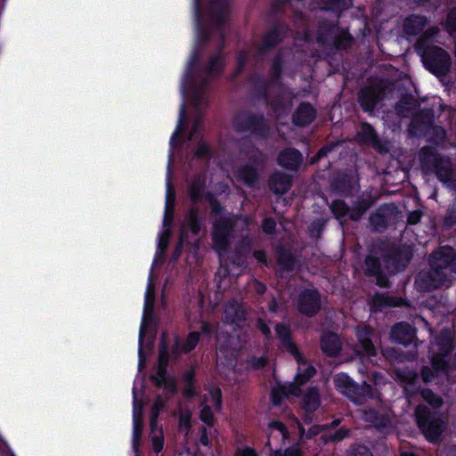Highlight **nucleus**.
<instances>
[{"mask_svg": "<svg viewBox=\"0 0 456 456\" xmlns=\"http://www.w3.org/2000/svg\"><path fill=\"white\" fill-rule=\"evenodd\" d=\"M445 355L446 354H442L441 353H438L432 356L431 365L436 372L442 371L445 374L448 373L450 366L448 362L444 358Z\"/></svg>", "mask_w": 456, "mask_h": 456, "instance_id": "nucleus-50", "label": "nucleus"}, {"mask_svg": "<svg viewBox=\"0 0 456 456\" xmlns=\"http://www.w3.org/2000/svg\"><path fill=\"white\" fill-rule=\"evenodd\" d=\"M268 186L273 193L282 195L287 193L292 186V178L282 172H274L268 180Z\"/></svg>", "mask_w": 456, "mask_h": 456, "instance_id": "nucleus-25", "label": "nucleus"}, {"mask_svg": "<svg viewBox=\"0 0 456 456\" xmlns=\"http://www.w3.org/2000/svg\"><path fill=\"white\" fill-rule=\"evenodd\" d=\"M415 413L417 422L426 437L429 441L438 440L444 431V420L431 414L425 406L419 405Z\"/></svg>", "mask_w": 456, "mask_h": 456, "instance_id": "nucleus-11", "label": "nucleus"}, {"mask_svg": "<svg viewBox=\"0 0 456 456\" xmlns=\"http://www.w3.org/2000/svg\"><path fill=\"white\" fill-rule=\"evenodd\" d=\"M321 405V395L318 387H310L305 393L302 399V408L304 411L312 414L318 410Z\"/></svg>", "mask_w": 456, "mask_h": 456, "instance_id": "nucleus-29", "label": "nucleus"}, {"mask_svg": "<svg viewBox=\"0 0 456 456\" xmlns=\"http://www.w3.org/2000/svg\"><path fill=\"white\" fill-rule=\"evenodd\" d=\"M158 365L168 367L169 365V352L167 345L166 333H162L159 347V358Z\"/></svg>", "mask_w": 456, "mask_h": 456, "instance_id": "nucleus-48", "label": "nucleus"}, {"mask_svg": "<svg viewBox=\"0 0 456 456\" xmlns=\"http://www.w3.org/2000/svg\"><path fill=\"white\" fill-rule=\"evenodd\" d=\"M237 133H249L261 140H266L271 134V126L264 113L242 110L235 114L232 120Z\"/></svg>", "mask_w": 456, "mask_h": 456, "instance_id": "nucleus-5", "label": "nucleus"}, {"mask_svg": "<svg viewBox=\"0 0 456 456\" xmlns=\"http://www.w3.org/2000/svg\"><path fill=\"white\" fill-rule=\"evenodd\" d=\"M196 371L194 367H191L182 375L184 387L182 390L183 397L192 399L196 396Z\"/></svg>", "mask_w": 456, "mask_h": 456, "instance_id": "nucleus-35", "label": "nucleus"}, {"mask_svg": "<svg viewBox=\"0 0 456 456\" xmlns=\"http://www.w3.org/2000/svg\"><path fill=\"white\" fill-rule=\"evenodd\" d=\"M236 178L248 188H254L259 180V172L256 167L245 164L236 170Z\"/></svg>", "mask_w": 456, "mask_h": 456, "instance_id": "nucleus-26", "label": "nucleus"}, {"mask_svg": "<svg viewBox=\"0 0 456 456\" xmlns=\"http://www.w3.org/2000/svg\"><path fill=\"white\" fill-rule=\"evenodd\" d=\"M303 159V155L299 150L294 147H288L279 152L277 163L286 170L296 172L302 165Z\"/></svg>", "mask_w": 456, "mask_h": 456, "instance_id": "nucleus-19", "label": "nucleus"}, {"mask_svg": "<svg viewBox=\"0 0 456 456\" xmlns=\"http://www.w3.org/2000/svg\"><path fill=\"white\" fill-rule=\"evenodd\" d=\"M453 261V248L442 246L428 256V271H421L415 278L416 288L420 291H430L451 284L450 273Z\"/></svg>", "mask_w": 456, "mask_h": 456, "instance_id": "nucleus-1", "label": "nucleus"}, {"mask_svg": "<svg viewBox=\"0 0 456 456\" xmlns=\"http://www.w3.org/2000/svg\"><path fill=\"white\" fill-rule=\"evenodd\" d=\"M421 396L426 402L435 408L440 407L443 403L442 398L434 394L430 389H424L421 392Z\"/></svg>", "mask_w": 456, "mask_h": 456, "instance_id": "nucleus-59", "label": "nucleus"}, {"mask_svg": "<svg viewBox=\"0 0 456 456\" xmlns=\"http://www.w3.org/2000/svg\"><path fill=\"white\" fill-rule=\"evenodd\" d=\"M213 156V151L210 146L204 141H200L194 151V158L197 159H210Z\"/></svg>", "mask_w": 456, "mask_h": 456, "instance_id": "nucleus-51", "label": "nucleus"}, {"mask_svg": "<svg viewBox=\"0 0 456 456\" xmlns=\"http://www.w3.org/2000/svg\"><path fill=\"white\" fill-rule=\"evenodd\" d=\"M271 456H302V452L300 449L289 446L287 447L285 450H276L274 451Z\"/></svg>", "mask_w": 456, "mask_h": 456, "instance_id": "nucleus-64", "label": "nucleus"}, {"mask_svg": "<svg viewBox=\"0 0 456 456\" xmlns=\"http://www.w3.org/2000/svg\"><path fill=\"white\" fill-rule=\"evenodd\" d=\"M205 187V178L200 175H195L188 190L189 197L192 205H196L203 199Z\"/></svg>", "mask_w": 456, "mask_h": 456, "instance_id": "nucleus-36", "label": "nucleus"}, {"mask_svg": "<svg viewBox=\"0 0 456 456\" xmlns=\"http://www.w3.org/2000/svg\"><path fill=\"white\" fill-rule=\"evenodd\" d=\"M276 263L279 266L281 276L284 273H291L297 265V259L290 248L283 244H279L275 248Z\"/></svg>", "mask_w": 456, "mask_h": 456, "instance_id": "nucleus-21", "label": "nucleus"}, {"mask_svg": "<svg viewBox=\"0 0 456 456\" xmlns=\"http://www.w3.org/2000/svg\"><path fill=\"white\" fill-rule=\"evenodd\" d=\"M398 213L395 203L381 205L369 218L370 224L374 232H384L392 220L393 216Z\"/></svg>", "mask_w": 456, "mask_h": 456, "instance_id": "nucleus-17", "label": "nucleus"}, {"mask_svg": "<svg viewBox=\"0 0 456 456\" xmlns=\"http://www.w3.org/2000/svg\"><path fill=\"white\" fill-rule=\"evenodd\" d=\"M224 43L216 53L210 56L205 72L208 76H220L224 69Z\"/></svg>", "mask_w": 456, "mask_h": 456, "instance_id": "nucleus-32", "label": "nucleus"}, {"mask_svg": "<svg viewBox=\"0 0 456 456\" xmlns=\"http://www.w3.org/2000/svg\"><path fill=\"white\" fill-rule=\"evenodd\" d=\"M153 309V302L149 304L148 300L145 302L144 306V316L149 313L151 314ZM145 317L142 320V322L141 324L140 332H139V348H138V357H139V368H142L145 364L146 356L143 352V340L145 336Z\"/></svg>", "mask_w": 456, "mask_h": 456, "instance_id": "nucleus-41", "label": "nucleus"}, {"mask_svg": "<svg viewBox=\"0 0 456 456\" xmlns=\"http://www.w3.org/2000/svg\"><path fill=\"white\" fill-rule=\"evenodd\" d=\"M198 61H199V53H198V52H195L189 62L188 70L185 75V81L188 84H194L193 74H194L195 67H196Z\"/></svg>", "mask_w": 456, "mask_h": 456, "instance_id": "nucleus-60", "label": "nucleus"}, {"mask_svg": "<svg viewBox=\"0 0 456 456\" xmlns=\"http://www.w3.org/2000/svg\"><path fill=\"white\" fill-rule=\"evenodd\" d=\"M394 91L391 80L371 77L368 84L360 89L357 101L363 112L371 114L382 101L392 96Z\"/></svg>", "mask_w": 456, "mask_h": 456, "instance_id": "nucleus-4", "label": "nucleus"}, {"mask_svg": "<svg viewBox=\"0 0 456 456\" xmlns=\"http://www.w3.org/2000/svg\"><path fill=\"white\" fill-rule=\"evenodd\" d=\"M167 204L165 209V216L163 220L164 226H169L174 220V203L175 200V190L170 183L169 178L167 183Z\"/></svg>", "mask_w": 456, "mask_h": 456, "instance_id": "nucleus-38", "label": "nucleus"}, {"mask_svg": "<svg viewBox=\"0 0 456 456\" xmlns=\"http://www.w3.org/2000/svg\"><path fill=\"white\" fill-rule=\"evenodd\" d=\"M362 418L379 431L388 428L391 425L390 414L386 409L370 408L364 410Z\"/></svg>", "mask_w": 456, "mask_h": 456, "instance_id": "nucleus-20", "label": "nucleus"}, {"mask_svg": "<svg viewBox=\"0 0 456 456\" xmlns=\"http://www.w3.org/2000/svg\"><path fill=\"white\" fill-rule=\"evenodd\" d=\"M276 221L273 217H265L262 221V230L267 235H273L276 232Z\"/></svg>", "mask_w": 456, "mask_h": 456, "instance_id": "nucleus-62", "label": "nucleus"}, {"mask_svg": "<svg viewBox=\"0 0 456 456\" xmlns=\"http://www.w3.org/2000/svg\"><path fill=\"white\" fill-rule=\"evenodd\" d=\"M269 363V360L266 356H249L245 361V370L248 371L259 370L265 368Z\"/></svg>", "mask_w": 456, "mask_h": 456, "instance_id": "nucleus-47", "label": "nucleus"}, {"mask_svg": "<svg viewBox=\"0 0 456 456\" xmlns=\"http://www.w3.org/2000/svg\"><path fill=\"white\" fill-rule=\"evenodd\" d=\"M248 160L251 165L263 166L265 163V156L259 149H255L248 156Z\"/></svg>", "mask_w": 456, "mask_h": 456, "instance_id": "nucleus-63", "label": "nucleus"}, {"mask_svg": "<svg viewBox=\"0 0 456 456\" xmlns=\"http://www.w3.org/2000/svg\"><path fill=\"white\" fill-rule=\"evenodd\" d=\"M421 167L427 172L436 173L442 182H449L452 179V164L448 159L436 154L431 147H423L419 153Z\"/></svg>", "mask_w": 456, "mask_h": 456, "instance_id": "nucleus-9", "label": "nucleus"}, {"mask_svg": "<svg viewBox=\"0 0 456 456\" xmlns=\"http://www.w3.org/2000/svg\"><path fill=\"white\" fill-rule=\"evenodd\" d=\"M418 48L421 52L427 69L437 77H444L451 69V57L444 49L436 45H427V39L418 40Z\"/></svg>", "mask_w": 456, "mask_h": 456, "instance_id": "nucleus-6", "label": "nucleus"}, {"mask_svg": "<svg viewBox=\"0 0 456 456\" xmlns=\"http://www.w3.org/2000/svg\"><path fill=\"white\" fill-rule=\"evenodd\" d=\"M425 25L426 19L423 16L412 15L405 20L403 29L409 35H416L424 28Z\"/></svg>", "mask_w": 456, "mask_h": 456, "instance_id": "nucleus-43", "label": "nucleus"}, {"mask_svg": "<svg viewBox=\"0 0 456 456\" xmlns=\"http://www.w3.org/2000/svg\"><path fill=\"white\" fill-rule=\"evenodd\" d=\"M436 343L439 346V353L448 354L452 351L453 338L449 330H443L436 338Z\"/></svg>", "mask_w": 456, "mask_h": 456, "instance_id": "nucleus-44", "label": "nucleus"}, {"mask_svg": "<svg viewBox=\"0 0 456 456\" xmlns=\"http://www.w3.org/2000/svg\"><path fill=\"white\" fill-rule=\"evenodd\" d=\"M342 143V141L336 140L330 142L325 143L323 146H322L319 151L316 152L315 155H314L311 159L310 163L312 165L317 164L320 162L322 159L326 157L330 152L334 151L336 149H338Z\"/></svg>", "mask_w": 456, "mask_h": 456, "instance_id": "nucleus-46", "label": "nucleus"}, {"mask_svg": "<svg viewBox=\"0 0 456 456\" xmlns=\"http://www.w3.org/2000/svg\"><path fill=\"white\" fill-rule=\"evenodd\" d=\"M200 340V333L197 331H191L187 335L184 343L182 346L183 354H189L196 348Z\"/></svg>", "mask_w": 456, "mask_h": 456, "instance_id": "nucleus-49", "label": "nucleus"}, {"mask_svg": "<svg viewBox=\"0 0 456 456\" xmlns=\"http://www.w3.org/2000/svg\"><path fill=\"white\" fill-rule=\"evenodd\" d=\"M248 53L245 51H240L237 54L236 57V67L233 71V77H239L242 71L244 70L246 64L248 62Z\"/></svg>", "mask_w": 456, "mask_h": 456, "instance_id": "nucleus-58", "label": "nucleus"}, {"mask_svg": "<svg viewBox=\"0 0 456 456\" xmlns=\"http://www.w3.org/2000/svg\"><path fill=\"white\" fill-rule=\"evenodd\" d=\"M444 224L447 228L456 224V200L447 208L444 217Z\"/></svg>", "mask_w": 456, "mask_h": 456, "instance_id": "nucleus-57", "label": "nucleus"}, {"mask_svg": "<svg viewBox=\"0 0 456 456\" xmlns=\"http://www.w3.org/2000/svg\"><path fill=\"white\" fill-rule=\"evenodd\" d=\"M322 308V297L315 288H305L297 299V311L305 317H314Z\"/></svg>", "mask_w": 456, "mask_h": 456, "instance_id": "nucleus-12", "label": "nucleus"}, {"mask_svg": "<svg viewBox=\"0 0 456 456\" xmlns=\"http://www.w3.org/2000/svg\"><path fill=\"white\" fill-rule=\"evenodd\" d=\"M296 386L289 384L288 386L278 385L271 389L270 400L273 405L279 407L282 404L284 399L289 395L299 396L295 391Z\"/></svg>", "mask_w": 456, "mask_h": 456, "instance_id": "nucleus-33", "label": "nucleus"}, {"mask_svg": "<svg viewBox=\"0 0 456 456\" xmlns=\"http://www.w3.org/2000/svg\"><path fill=\"white\" fill-rule=\"evenodd\" d=\"M208 394L213 401L215 410L220 411L223 407V393L219 387H210Z\"/></svg>", "mask_w": 456, "mask_h": 456, "instance_id": "nucleus-53", "label": "nucleus"}, {"mask_svg": "<svg viewBox=\"0 0 456 456\" xmlns=\"http://www.w3.org/2000/svg\"><path fill=\"white\" fill-rule=\"evenodd\" d=\"M320 347L325 356L337 357L342 350V343L337 333L328 331L321 336Z\"/></svg>", "mask_w": 456, "mask_h": 456, "instance_id": "nucleus-22", "label": "nucleus"}, {"mask_svg": "<svg viewBox=\"0 0 456 456\" xmlns=\"http://www.w3.org/2000/svg\"><path fill=\"white\" fill-rule=\"evenodd\" d=\"M276 337L280 341L281 347L290 354L299 365L304 368L298 367L297 375L295 376L294 382L290 385L296 386V392L300 396L302 394L301 387L306 384L315 375L316 369L312 364H306L303 354L299 351L297 344L292 338L290 327L283 322L276 323L275 327Z\"/></svg>", "mask_w": 456, "mask_h": 456, "instance_id": "nucleus-3", "label": "nucleus"}, {"mask_svg": "<svg viewBox=\"0 0 456 456\" xmlns=\"http://www.w3.org/2000/svg\"><path fill=\"white\" fill-rule=\"evenodd\" d=\"M198 61H199V53H198V52H195L189 62L188 70L185 75V81L188 84H194L193 74H194L195 67H196Z\"/></svg>", "mask_w": 456, "mask_h": 456, "instance_id": "nucleus-61", "label": "nucleus"}, {"mask_svg": "<svg viewBox=\"0 0 456 456\" xmlns=\"http://www.w3.org/2000/svg\"><path fill=\"white\" fill-rule=\"evenodd\" d=\"M184 219L191 234L198 235L204 225V217L200 213L199 208L195 205L191 207L187 210Z\"/></svg>", "mask_w": 456, "mask_h": 456, "instance_id": "nucleus-31", "label": "nucleus"}, {"mask_svg": "<svg viewBox=\"0 0 456 456\" xmlns=\"http://www.w3.org/2000/svg\"><path fill=\"white\" fill-rule=\"evenodd\" d=\"M248 81L253 86L254 96L256 99L262 100L265 102H269V87L270 84L272 83L270 81H267L258 74L250 76Z\"/></svg>", "mask_w": 456, "mask_h": 456, "instance_id": "nucleus-30", "label": "nucleus"}, {"mask_svg": "<svg viewBox=\"0 0 456 456\" xmlns=\"http://www.w3.org/2000/svg\"><path fill=\"white\" fill-rule=\"evenodd\" d=\"M355 138L361 145L371 146L379 153H387L389 149L386 142L382 141L375 128L369 122H362Z\"/></svg>", "mask_w": 456, "mask_h": 456, "instance_id": "nucleus-14", "label": "nucleus"}, {"mask_svg": "<svg viewBox=\"0 0 456 456\" xmlns=\"http://www.w3.org/2000/svg\"><path fill=\"white\" fill-rule=\"evenodd\" d=\"M288 26L275 21L272 28L266 31L261 44L256 47V57H263L267 52L273 50L287 37Z\"/></svg>", "mask_w": 456, "mask_h": 456, "instance_id": "nucleus-13", "label": "nucleus"}, {"mask_svg": "<svg viewBox=\"0 0 456 456\" xmlns=\"http://www.w3.org/2000/svg\"><path fill=\"white\" fill-rule=\"evenodd\" d=\"M323 9L340 13L346 8L345 0H322Z\"/></svg>", "mask_w": 456, "mask_h": 456, "instance_id": "nucleus-55", "label": "nucleus"}, {"mask_svg": "<svg viewBox=\"0 0 456 456\" xmlns=\"http://www.w3.org/2000/svg\"><path fill=\"white\" fill-rule=\"evenodd\" d=\"M443 26L451 35L456 32V7L448 12Z\"/></svg>", "mask_w": 456, "mask_h": 456, "instance_id": "nucleus-56", "label": "nucleus"}, {"mask_svg": "<svg viewBox=\"0 0 456 456\" xmlns=\"http://www.w3.org/2000/svg\"><path fill=\"white\" fill-rule=\"evenodd\" d=\"M399 297H390L380 292H375L370 299V308L373 312H381L384 308L398 307Z\"/></svg>", "mask_w": 456, "mask_h": 456, "instance_id": "nucleus-28", "label": "nucleus"}, {"mask_svg": "<svg viewBox=\"0 0 456 456\" xmlns=\"http://www.w3.org/2000/svg\"><path fill=\"white\" fill-rule=\"evenodd\" d=\"M295 99V94L289 88L281 89L277 92L273 98L269 97V102H265L275 116L283 118L289 115Z\"/></svg>", "mask_w": 456, "mask_h": 456, "instance_id": "nucleus-16", "label": "nucleus"}, {"mask_svg": "<svg viewBox=\"0 0 456 456\" xmlns=\"http://www.w3.org/2000/svg\"><path fill=\"white\" fill-rule=\"evenodd\" d=\"M334 384L338 391L355 404L362 405L374 397L373 388L369 383L362 381L359 385L346 373H338L334 379Z\"/></svg>", "mask_w": 456, "mask_h": 456, "instance_id": "nucleus-7", "label": "nucleus"}, {"mask_svg": "<svg viewBox=\"0 0 456 456\" xmlns=\"http://www.w3.org/2000/svg\"><path fill=\"white\" fill-rule=\"evenodd\" d=\"M200 419L208 427L212 428L216 423V418L209 405H203L200 411Z\"/></svg>", "mask_w": 456, "mask_h": 456, "instance_id": "nucleus-52", "label": "nucleus"}, {"mask_svg": "<svg viewBox=\"0 0 456 456\" xmlns=\"http://www.w3.org/2000/svg\"><path fill=\"white\" fill-rule=\"evenodd\" d=\"M133 449L138 452L142 434V405L139 404L137 409V401L135 396V388H134V411H133Z\"/></svg>", "mask_w": 456, "mask_h": 456, "instance_id": "nucleus-27", "label": "nucleus"}, {"mask_svg": "<svg viewBox=\"0 0 456 456\" xmlns=\"http://www.w3.org/2000/svg\"><path fill=\"white\" fill-rule=\"evenodd\" d=\"M214 218L212 228L213 248L218 255H222L227 252L231 244V236L235 222L232 217L227 216L225 213Z\"/></svg>", "mask_w": 456, "mask_h": 456, "instance_id": "nucleus-10", "label": "nucleus"}, {"mask_svg": "<svg viewBox=\"0 0 456 456\" xmlns=\"http://www.w3.org/2000/svg\"><path fill=\"white\" fill-rule=\"evenodd\" d=\"M375 201V198L371 192H363L358 199L353 203L350 208L351 213L349 220L357 222L362 216L371 208Z\"/></svg>", "mask_w": 456, "mask_h": 456, "instance_id": "nucleus-23", "label": "nucleus"}, {"mask_svg": "<svg viewBox=\"0 0 456 456\" xmlns=\"http://www.w3.org/2000/svg\"><path fill=\"white\" fill-rule=\"evenodd\" d=\"M408 132L414 136H425L428 141L438 144L444 141L445 131L441 126L432 125L429 110H422L412 118Z\"/></svg>", "mask_w": 456, "mask_h": 456, "instance_id": "nucleus-8", "label": "nucleus"}, {"mask_svg": "<svg viewBox=\"0 0 456 456\" xmlns=\"http://www.w3.org/2000/svg\"><path fill=\"white\" fill-rule=\"evenodd\" d=\"M330 186L335 195L348 198L353 195L358 183L351 173L338 171L331 177Z\"/></svg>", "mask_w": 456, "mask_h": 456, "instance_id": "nucleus-15", "label": "nucleus"}, {"mask_svg": "<svg viewBox=\"0 0 456 456\" xmlns=\"http://www.w3.org/2000/svg\"><path fill=\"white\" fill-rule=\"evenodd\" d=\"M284 57L279 51L273 58L269 70V80L273 84H277L281 80L284 72Z\"/></svg>", "mask_w": 456, "mask_h": 456, "instance_id": "nucleus-34", "label": "nucleus"}, {"mask_svg": "<svg viewBox=\"0 0 456 456\" xmlns=\"http://www.w3.org/2000/svg\"><path fill=\"white\" fill-rule=\"evenodd\" d=\"M167 368L168 367L158 365L155 374L151 375L150 379L155 387H159L164 379L171 376L168 374Z\"/></svg>", "mask_w": 456, "mask_h": 456, "instance_id": "nucleus-54", "label": "nucleus"}, {"mask_svg": "<svg viewBox=\"0 0 456 456\" xmlns=\"http://www.w3.org/2000/svg\"><path fill=\"white\" fill-rule=\"evenodd\" d=\"M370 333L371 331L370 328H364L362 331H358V346L366 355L375 356L377 354V350L370 338Z\"/></svg>", "mask_w": 456, "mask_h": 456, "instance_id": "nucleus-37", "label": "nucleus"}, {"mask_svg": "<svg viewBox=\"0 0 456 456\" xmlns=\"http://www.w3.org/2000/svg\"><path fill=\"white\" fill-rule=\"evenodd\" d=\"M317 117V110L309 102H301L291 116L292 124L300 128L311 125Z\"/></svg>", "mask_w": 456, "mask_h": 456, "instance_id": "nucleus-18", "label": "nucleus"}, {"mask_svg": "<svg viewBox=\"0 0 456 456\" xmlns=\"http://www.w3.org/2000/svg\"><path fill=\"white\" fill-rule=\"evenodd\" d=\"M339 28L338 21L333 22L330 20H323L318 23L316 30V40L322 45H330L336 32Z\"/></svg>", "mask_w": 456, "mask_h": 456, "instance_id": "nucleus-24", "label": "nucleus"}, {"mask_svg": "<svg viewBox=\"0 0 456 456\" xmlns=\"http://www.w3.org/2000/svg\"><path fill=\"white\" fill-rule=\"evenodd\" d=\"M353 41V36L350 34L348 28H346L342 29L338 34H335L330 45L334 46L338 50H346L351 46Z\"/></svg>", "mask_w": 456, "mask_h": 456, "instance_id": "nucleus-42", "label": "nucleus"}, {"mask_svg": "<svg viewBox=\"0 0 456 456\" xmlns=\"http://www.w3.org/2000/svg\"><path fill=\"white\" fill-rule=\"evenodd\" d=\"M203 198L210 207L211 217H217V216H223V214L226 213L225 208L222 205V203L218 200L213 192L208 191L207 193H204Z\"/></svg>", "mask_w": 456, "mask_h": 456, "instance_id": "nucleus-45", "label": "nucleus"}, {"mask_svg": "<svg viewBox=\"0 0 456 456\" xmlns=\"http://www.w3.org/2000/svg\"><path fill=\"white\" fill-rule=\"evenodd\" d=\"M330 208L334 217L341 224H343L347 219L349 220L351 209L343 200H334L331 202Z\"/></svg>", "mask_w": 456, "mask_h": 456, "instance_id": "nucleus-39", "label": "nucleus"}, {"mask_svg": "<svg viewBox=\"0 0 456 456\" xmlns=\"http://www.w3.org/2000/svg\"><path fill=\"white\" fill-rule=\"evenodd\" d=\"M211 16L217 28H220L225 22V2L224 0H212L210 2Z\"/></svg>", "mask_w": 456, "mask_h": 456, "instance_id": "nucleus-40", "label": "nucleus"}, {"mask_svg": "<svg viewBox=\"0 0 456 456\" xmlns=\"http://www.w3.org/2000/svg\"><path fill=\"white\" fill-rule=\"evenodd\" d=\"M399 272V246H395L391 252L383 256L382 260L374 250H370L364 258V274L374 277L376 285L381 289H389V275Z\"/></svg>", "mask_w": 456, "mask_h": 456, "instance_id": "nucleus-2", "label": "nucleus"}]
</instances>
